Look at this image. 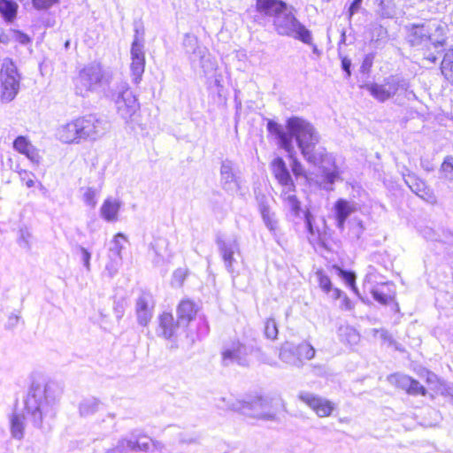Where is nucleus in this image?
Wrapping results in <instances>:
<instances>
[{
  "label": "nucleus",
  "mask_w": 453,
  "mask_h": 453,
  "mask_svg": "<svg viewBox=\"0 0 453 453\" xmlns=\"http://www.w3.org/2000/svg\"><path fill=\"white\" fill-rule=\"evenodd\" d=\"M285 135L290 148L288 139H295L304 159L314 165L333 162L332 157L323 147H318L319 134L314 126L300 117H291L285 125Z\"/></svg>",
  "instance_id": "obj_1"
},
{
  "label": "nucleus",
  "mask_w": 453,
  "mask_h": 453,
  "mask_svg": "<svg viewBox=\"0 0 453 453\" xmlns=\"http://www.w3.org/2000/svg\"><path fill=\"white\" fill-rule=\"evenodd\" d=\"M407 38L412 46L431 45L435 50L445 43L444 27L436 22L412 24L407 27Z\"/></svg>",
  "instance_id": "obj_2"
},
{
  "label": "nucleus",
  "mask_w": 453,
  "mask_h": 453,
  "mask_svg": "<svg viewBox=\"0 0 453 453\" xmlns=\"http://www.w3.org/2000/svg\"><path fill=\"white\" fill-rule=\"evenodd\" d=\"M20 76L14 62L6 58L0 69V99L4 103L12 102L19 93Z\"/></svg>",
  "instance_id": "obj_3"
},
{
  "label": "nucleus",
  "mask_w": 453,
  "mask_h": 453,
  "mask_svg": "<svg viewBox=\"0 0 453 453\" xmlns=\"http://www.w3.org/2000/svg\"><path fill=\"white\" fill-rule=\"evenodd\" d=\"M370 94L379 100L385 102L393 97L400 91H406L409 83L403 78L397 75H391L384 80L382 83H372L365 86Z\"/></svg>",
  "instance_id": "obj_4"
},
{
  "label": "nucleus",
  "mask_w": 453,
  "mask_h": 453,
  "mask_svg": "<svg viewBox=\"0 0 453 453\" xmlns=\"http://www.w3.org/2000/svg\"><path fill=\"white\" fill-rule=\"evenodd\" d=\"M292 11L285 4V35L311 46L313 52L319 54V50L312 42L311 32L296 18Z\"/></svg>",
  "instance_id": "obj_5"
},
{
  "label": "nucleus",
  "mask_w": 453,
  "mask_h": 453,
  "mask_svg": "<svg viewBox=\"0 0 453 453\" xmlns=\"http://www.w3.org/2000/svg\"><path fill=\"white\" fill-rule=\"evenodd\" d=\"M79 142L94 141L100 136L102 122L96 116L89 114L75 118Z\"/></svg>",
  "instance_id": "obj_6"
},
{
  "label": "nucleus",
  "mask_w": 453,
  "mask_h": 453,
  "mask_svg": "<svg viewBox=\"0 0 453 453\" xmlns=\"http://www.w3.org/2000/svg\"><path fill=\"white\" fill-rule=\"evenodd\" d=\"M116 104L118 113L126 121H134L140 117V104L130 89L122 91Z\"/></svg>",
  "instance_id": "obj_7"
},
{
  "label": "nucleus",
  "mask_w": 453,
  "mask_h": 453,
  "mask_svg": "<svg viewBox=\"0 0 453 453\" xmlns=\"http://www.w3.org/2000/svg\"><path fill=\"white\" fill-rule=\"evenodd\" d=\"M289 215L295 224L303 223L308 232L313 235L315 234L312 220L313 217L306 207L301 205V202L295 196H289L287 199Z\"/></svg>",
  "instance_id": "obj_8"
},
{
  "label": "nucleus",
  "mask_w": 453,
  "mask_h": 453,
  "mask_svg": "<svg viewBox=\"0 0 453 453\" xmlns=\"http://www.w3.org/2000/svg\"><path fill=\"white\" fill-rule=\"evenodd\" d=\"M298 397L320 418L330 416L334 410L332 402L312 393L301 392Z\"/></svg>",
  "instance_id": "obj_9"
},
{
  "label": "nucleus",
  "mask_w": 453,
  "mask_h": 453,
  "mask_svg": "<svg viewBox=\"0 0 453 453\" xmlns=\"http://www.w3.org/2000/svg\"><path fill=\"white\" fill-rule=\"evenodd\" d=\"M145 63L143 44L138 39H134L131 47L130 71L132 79L136 84L142 81L145 70Z\"/></svg>",
  "instance_id": "obj_10"
},
{
  "label": "nucleus",
  "mask_w": 453,
  "mask_h": 453,
  "mask_svg": "<svg viewBox=\"0 0 453 453\" xmlns=\"http://www.w3.org/2000/svg\"><path fill=\"white\" fill-rule=\"evenodd\" d=\"M180 324L179 319H175L172 312L163 311L157 318L158 335L166 340L175 338Z\"/></svg>",
  "instance_id": "obj_11"
},
{
  "label": "nucleus",
  "mask_w": 453,
  "mask_h": 453,
  "mask_svg": "<svg viewBox=\"0 0 453 453\" xmlns=\"http://www.w3.org/2000/svg\"><path fill=\"white\" fill-rule=\"evenodd\" d=\"M388 380L390 384L405 390L410 395H426L425 388L418 380L408 375L392 374L388 376Z\"/></svg>",
  "instance_id": "obj_12"
},
{
  "label": "nucleus",
  "mask_w": 453,
  "mask_h": 453,
  "mask_svg": "<svg viewBox=\"0 0 453 453\" xmlns=\"http://www.w3.org/2000/svg\"><path fill=\"white\" fill-rule=\"evenodd\" d=\"M12 144L17 152L24 155L32 163L39 164L41 162L42 157L39 150L32 144L27 136H17Z\"/></svg>",
  "instance_id": "obj_13"
},
{
  "label": "nucleus",
  "mask_w": 453,
  "mask_h": 453,
  "mask_svg": "<svg viewBox=\"0 0 453 453\" xmlns=\"http://www.w3.org/2000/svg\"><path fill=\"white\" fill-rule=\"evenodd\" d=\"M198 311V305L190 298L181 299L176 307L177 318L185 326H188L196 319Z\"/></svg>",
  "instance_id": "obj_14"
},
{
  "label": "nucleus",
  "mask_w": 453,
  "mask_h": 453,
  "mask_svg": "<svg viewBox=\"0 0 453 453\" xmlns=\"http://www.w3.org/2000/svg\"><path fill=\"white\" fill-rule=\"evenodd\" d=\"M406 184L409 186L411 190L415 193L418 196L423 200L434 203H435V196L432 190L428 188L424 181L417 179L414 176H409L405 180Z\"/></svg>",
  "instance_id": "obj_15"
},
{
  "label": "nucleus",
  "mask_w": 453,
  "mask_h": 453,
  "mask_svg": "<svg viewBox=\"0 0 453 453\" xmlns=\"http://www.w3.org/2000/svg\"><path fill=\"white\" fill-rule=\"evenodd\" d=\"M256 10L265 16L277 17L283 11V2L280 0H256Z\"/></svg>",
  "instance_id": "obj_16"
},
{
  "label": "nucleus",
  "mask_w": 453,
  "mask_h": 453,
  "mask_svg": "<svg viewBox=\"0 0 453 453\" xmlns=\"http://www.w3.org/2000/svg\"><path fill=\"white\" fill-rule=\"evenodd\" d=\"M321 173V180L318 181L319 187L326 190H333V186L335 181L341 179L339 168L334 164L332 169L322 165Z\"/></svg>",
  "instance_id": "obj_17"
},
{
  "label": "nucleus",
  "mask_w": 453,
  "mask_h": 453,
  "mask_svg": "<svg viewBox=\"0 0 453 453\" xmlns=\"http://www.w3.org/2000/svg\"><path fill=\"white\" fill-rule=\"evenodd\" d=\"M58 138L64 143H80L75 119L68 121L58 129Z\"/></svg>",
  "instance_id": "obj_18"
},
{
  "label": "nucleus",
  "mask_w": 453,
  "mask_h": 453,
  "mask_svg": "<svg viewBox=\"0 0 453 453\" xmlns=\"http://www.w3.org/2000/svg\"><path fill=\"white\" fill-rule=\"evenodd\" d=\"M153 305L150 304L145 297H139L136 301V316L140 325L146 326L152 319Z\"/></svg>",
  "instance_id": "obj_19"
},
{
  "label": "nucleus",
  "mask_w": 453,
  "mask_h": 453,
  "mask_svg": "<svg viewBox=\"0 0 453 453\" xmlns=\"http://www.w3.org/2000/svg\"><path fill=\"white\" fill-rule=\"evenodd\" d=\"M285 152H288L289 157V165L291 167L292 173L296 176L297 180H303V181H310L311 178L305 172L303 165L296 158L293 151V148H290L287 142V138L285 137Z\"/></svg>",
  "instance_id": "obj_20"
},
{
  "label": "nucleus",
  "mask_w": 453,
  "mask_h": 453,
  "mask_svg": "<svg viewBox=\"0 0 453 453\" xmlns=\"http://www.w3.org/2000/svg\"><path fill=\"white\" fill-rule=\"evenodd\" d=\"M99 81V77L90 67L82 68L75 78L76 86L85 87L87 89H91Z\"/></svg>",
  "instance_id": "obj_21"
},
{
  "label": "nucleus",
  "mask_w": 453,
  "mask_h": 453,
  "mask_svg": "<svg viewBox=\"0 0 453 453\" xmlns=\"http://www.w3.org/2000/svg\"><path fill=\"white\" fill-rule=\"evenodd\" d=\"M355 211L354 204L349 202L340 199L335 203V213L337 219V226L343 229L347 218Z\"/></svg>",
  "instance_id": "obj_22"
},
{
  "label": "nucleus",
  "mask_w": 453,
  "mask_h": 453,
  "mask_svg": "<svg viewBox=\"0 0 453 453\" xmlns=\"http://www.w3.org/2000/svg\"><path fill=\"white\" fill-rule=\"evenodd\" d=\"M120 208V203L117 200L107 198L101 207L102 217L107 221H116Z\"/></svg>",
  "instance_id": "obj_23"
},
{
  "label": "nucleus",
  "mask_w": 453,
  "mask_h": 453,
  "mask_svg": "<svg viewBox=\"0 0 453 453\" xmlns=\"http://www.w3.org/2000/svg\"><path fill=\"white\" fill-rule=\"evenodd\" d=\"M18 4L13 0H0V15L8 23H12L17 17Z\"/></svg>",
  "instance_id": "obj_24"
},
{
  "label": "nucleus",
  "mask_w": 453,
  "mask_h": 453,
  "mask_svg": "<svg viewBox=\"0 0 453 453\" xmlns=\"http://www.w3.org/2000/svg\"><path fill=\"white\" fill-rule=\"evenodd\" d=\"M441 71L444 78L453 85V49L445 53L441 64Z\"/></svg>",
  "instance_id": "obj_25"
},
{
  "label": "nucleus",
  "mask_w": 453,
  "mask_h": 453,
  "mask_svg": "<svg viewBox=\"0 0 453 453\" xmlns=\"http://www.w3.org/2000/svg\"><path fill=\"white\" fill-rule=\"evenodd\" d=\"M376 12L382 18H390L395 13V4L392 0H374Z\"/></svg>",
  "instance_id": "obj_26"
},
{
  "label": "nucleus",
  "mask_w": 453,
  "mask_h": 453,
  "mask_svg": "<svg viewBox=\"0 0 453 453\" xmlns=\"http://www.w3.org/2000/svg\"><path fill=\"white\" fill-rule=\"evenodd\" d=\"M42 392L43 390L39 386H33L30 388L25 403L27 411L33 407H35L36 411H39L40 399H37V396Z\"/></svg>",
  "instance_id": "obj_27"
},
{
  "label": "nucleus",
  "mask_w": 453,
  "mask_h": 453,
  "mask_svg": "<svg viewBox=\"0 0 453 453\" xmlns=\"http://www.w3.org/2000/svg\"><path fill=\"white\" fill-rule=\"evenodd\" d=\"M24 416L13 414L11 418V432L13 437L21 439L24 434Z\"/></svg>",
  "instance_id": "obj_28"
},
{
  "label": "nucleus",
  "mask_w": 453,
  "mask_h": 453,
  "mask_svg": "<svg viewBox=\"0 0 453 453\" xmlns=\"http://www.w3.org/2000/svg\"><path fill=\"white\" fill-rule=\"evenodd\" d=\"M294 354L297 356L300 361L311 360L315 355V349L311 344L303 342L296 348Z\"/></svg>",
  "instance_id": "obj_29"
},
{
  "label": "nucleus",
  "mask_w": 453,
  "mask_h": 453,
  "mask_svg": "<svg viewBox=\"0 0 453 453\" xmlns=\"http://www.w3.org/2000/svg\"><path fill=\"white\" fill-rule=\"evenodd\" d=\"M188 275L189 271L188 268H177L173 273L171 284L173 287H182Z\"/></svg>",
  "instance_id": "obj_30"
},
{
  "label": "nucleus",
  "mask_w": 453,
  "mask_h": 453,
  "mask_svg": "<svg viewBox=\"0 0 453 453\" xmlns=\"http://www.w3.org/2000/svg\"><path fill=\"white\" fill-rule=\"evenodd\" d=\"M442 177L448 180H453V157L448 156L444 158L441 169Z\"/></svg>",
  "instance_id": "obj_31"
},
{
  "label": "nucleus",
  "mask_w": 453,
  "mask_h": 453,
  "mask_svg": "<svg viewBox=\"0 0 453 453\" xmlns=\"http://www.w3.org/2000/svg\"><path fill=\"white\" fill-rule=\"evenodd\" d=\"M21 180L24 183V185L30 188L35 187L36 184L39 188H42V185L40 181L35 180V176L33 173L28 172L27 170H21L19 172Z\"/></svg>",
  "instance_id": "obj_32"
},
{
  "label": "nucleus",
  "mask_w": 453,
  "mask_h": 453,
  "mask_svg": "<svg viewBox=\"0 0 453 453\" xmlns=\"http://www.w3.org/2000/svg\"><path fill=\"white\" fill-rule=\"evenodd\" d=\"M342 331V335L344 336V341L349 345H356L360 339L359 334L353 327L346 326L341 328Z\"/></svg>",
  "instance_id": "obj_33"
},
{
  "label": "nucleus",
  "mask_w": 453,
  "mask_h": 453,
  "mask_svg": "<svg viewBox=\"0 0 453 453\" xmlns=\"http://www.w3.org/2000/svg\"><path fill=\"white\" fill-rule=\"evenodd\" d=\"M11 33L14 42L20 45H28L32 42V38L19 29H11Z\"/></svg>",
  "instance_id": "obj_34"
},
{
  "label": "nucleus",
  "mask_w": 453,
  "mask_h": 453,
  "mask_svg": "<svg viewBox=\"0 0 453 453\" xmlns=\"http://www.w3.org/2000/svg\"><path fill=\"white\" fill-rule=\"evenodd\" d=\"M315 275H316V278H317V280L319 282V285L320 288L324 292L329 294V292L331 290L332 283H331V280L328 278V276L326 275L324 273V272L321 271V270L317 271Z\"/></svg>",
  "instance_id": "obj_35"
},
{
  "label": "nucleus",
  "mask_w": 453,
  "mask_h": 453,
  "mask_svg": "<svg viewBox=\"0 0 453 453\" xmlns=\"http://www.w3.org/2000/svg\"><path fill=\"white\" fill-rule=\"evenodd\" d=\"M272 170L275 178L281 183L283 182V160L280 157L275 158L272 162Z\"/></svg>",
  "instance_id": "obj_36"
},
{
  "label": "nucleus",
  "mask_w": 453,
  "mask_h": 453,
  "mask_svg": "<svg viewBox=\"0 0 453 453\" xmlns=\"http://www.w3.org/2000/svg\"><path fill=\"white\" fill-rule=\"evenodd\" d=\"M58 2L59 0H31L33 7L38 11L48 10Z\"/></svg>",
  "instance_id": "obj_37"
},
{
  "label": "nucleus",
  "mask_w": 453,
  "mask_h": 453,
  "mask_svg": "<svg viewBox=\"0 0 453 453\" xmlns=\"http://www.w3.org/2000/svg\"><path fill=\"white\" fill-rule=\"evenodd\" d=\"M265 334L268 339L274 340L278 335V329L274 320L268 319L265 325Z\"/></svg>",
  "instance_id": "obj_38"
},
{
  "label": "nucleus",
  "mask_w": 453,
  "mask_h": 453,
  "mask_svg": "<svg viewBox=\"0 0 453 453\" xmlns=\"http://www.w3.org/2000/svg\"><path fill=\"white\" fill-rule=\"evenodd\" d=\"M20 323H22V320L19 314H11L7 318L5 327L12 330L17 327Z\"/></svg>",
  "instance_id": "obj_39"
},
{
  "label": "nucleus",
  "mask_w": 453,
  "mask_h": 453,
  "mask_svg": "<svg viewBox=\"0 0 453 453\" xmlns=\"http://www.w3.org/2000/svg\"><path fill=\"white\" fill-rule=\"evenodd\" d=\"M371 293L372 295V297L378 301L379 303L382 304H386L388 303V301L391 299V296L388 295L383 294L381 291H380L377 288H372L371 290Z\"/></svg>",
  "instance_id": "obj_40"
},
{
  "label": "nucleus",
  "mask_w": 453,
  "mask_h": 453,
  "mask_svg": "<svg viewBox=\"0 0 453 453\" xmlns=\"http://www.w3.org/2000/svg\"><path fill=\"white\" fill-rule=\"evenodd\" d=\"M339 274L342 277V279L346 281V283L349 284L352 288V289L356 291V287H355L356 276H355V274L352 273H349V272L341 270V269L339 270Z\"/></svg>",
  "instance_id": "obj_41"
},
{
  "label": "nucleus",
  "mask_w": 453,
  "mask_h": 453,
  "mask_svg": "<svg viewBox=\"0 0 453 453\" xmlns=\"http://www.w3.org/2000/svg\"><path fill=\"white\" fill-rule=\"evenodd\" d=\"M146 438V436H140L137 438V440L134 442H132L131 448L135 450H143L146 451L150 448V442L149 441H141L142 439Z\"/></svg>",
  "instance_id": "obj_42"
},
{
  "label": "nucleus",
  "mask_w": 453,
  "mask_h": 453,
  "mask_svg": "<svg viewBox=\"0 0 453 453\" xmlns=\"http://www.w3.org/2000/svg\"><path fill=\"white\" fill-rule=\"evenodd\" d=\"M267 129L270 134H275L276 136L280 137L281 140H283V134H281L280 127L277 123H275L273 120H268L267 122Z\"/></svg>",
  "instance_id": "obj_43"
},
{
  "label": "nucleus",
  "mask_w": 453,
  "mask_h": 453,
  "mask_svg": "<svg viewBox=\"0 0 453 453\" xmlns=\"http://www.w3.org/2000/svg\"><path fill=\"white\" fill-rule=\"evenodd\" d=\"M84 201L90 206H95L96 203V192L95 190L89 188L84 194Z\"/></svg>",
  "instance_id": "obj_44"
},
{
  "label": "nucleus",
  "mask_w": 453,
  "mask_h": 453,
  "mask_svg": "<svg viewBox=\"0 0 453 453\" xmlns=\"http://www.w3.org/2000/svg\"><path fill=\"white\" fill-rule=\"evenodd\" d=\"M222 257L228 265H231L234 260V251L229 248H225L222 251Z\"/></svg>",
  "instance_id": "obj_45"
},
{
  "label": "nucleus",
  "mask_w": 453,
  "mask_h": 453,
  "mask_svg": "<svg viewBox=\"0 0 453 453\" xmlns=\"http://www.w3.org/2000/svg\"><path fill=\"white\" fill-rule=\"evenodd\" d=\"M363 0H354L349 6V15L352 17L354 14L357 13L361 9Z\"/></svg>",
  "instance_id": "obj_46"
},
{
  "label": "nucleus",
  "mask_w": 453,
  "mask_h": 453,
  "mask_svg": "<svg viewBox=\"0 0 453 453\" xmlns=\"http://www.w3.org/2000/svg\"><path fill=\"white\" fill-rule=\"evenodd\" d=\"M372 332L374 337H380L384 342L390 340L389 334L385 329H372Z\"/></svg>",
  "instance_id": "obj_47"
},
{
  "label": "nucleus",
  "mask_w": 453,
  "mask_h": 453,
  "mask_svg": "<svg viewBox=\"0 0 453 453\" xmlns=\"http://www.w3.org/2000/svg\"><path fill=\"white\" fill-rule=\"evenodd\" d=\"M238 357V350L237 349H225L222 352V358L223 360H228V359H234Z\"/></svg>",
  "instance_id": "obj_48"
},
{
  "label": "nucleus",
  "mask_w": 453,
  "mask_h": 453,
  "mask_svg": "<svg viewBox=\"0 0 453 453\" xmlns=\"http://www.w3.org/2000/svg\"><path fill=\"white\" fill-rule=\"evenodd\" d=\"M340 307L342 310L350 311L353 309V303L347 296H344Z\"/></svg>",
  "instance_id": "obj_49"
},
{
  "label": "nucleus",
  "mask_w": 453,
  "mask_h": 453,
  "mask_svg": "<svg viewBox=\"0 0 453 453\" xmlns=\"http://www.w3.org/2000/svg\"><path fill=\"white\" fill-rule=\"evenodd\" d=\"M425 373H426V380L428 384L434 385L438 381V378L434 373L428 372V371H426Z\"/></svg>",
  "instance_id": "obj_50"
},
{
  "label": "nucleus",
  "mask_w": 453,
  "mask_h": 453,
  "mask_svg": "<svg viewBox=\"0 0 453 453\" xmlns=\"http://www.w3.org/2000/svg\"><path fill=\"white\" fill-rule=\"evenodd\" d=\"M350 65H351V62L347 58H344L342 60V69L346 72L348 77L350 76Z\"/></svg>",
  "instance_id": "obj_51"
},
{
  "label": "nucleus",
  "mask_w": 453,
  "mask_h": 453,
  "mask_svg": "<svg viewBox=\"0 0 453 453\" xmlns=\"http://www.w3.org/2000/svg\"><path fill=\"white\" fill-rule=\"evenodd\" d=\"M284 180H285V188H288V187H293L294 186L293 181L291 180V177H290L288 172L287 171L286 167H285V177H284Z\"/></svg>",
  "instance_id": "obj_52"
},
{
  "label": "nucleus",
  "mask_w": 453,
  "mask_h": 453,
  "mask_svg": "<svg viewBox=\"0 0 453 453\" xmlns=\"http://www.w3.org/2000/svg\"><path fill=\"white\" fill-rule=\"evenodd\" d=\"M120 241L127 242V237L122 233H118L114 235L113 242L116 243V245H119Z\"/></svg>",
  "instance_id": "obj_53"
},
{
  "label": "nucleus",
  "mask_w": 453,
  "mask_h": 453,
  "mask_svg": "<svg viewBox=\"0 0 453 453\" xmlns=\"http://www.w3.org/2000/svg\"><path fill=\"white\" fill-rule=\"evenodd\" d=\"M329 293H331V297L334 299H339L342 297V291L339 288H333L331 287Z\"/></svg>",
  "instance_id": "obj_54"
},
{
  "label": "nucleus",
  "mask_w": 453,
  "mask_h": 453,
  "mask_svg": "<svg viewBox=\"0 0 453 453\" xmlns=\"http://www.w3.org/2000/svg\"><path fill=\"white\" fill-rule=\"evenodd\" d=\"M10 41H11V37L7 33L2 32L0 34V42L7 44L10 42Z\"/></svg>",
  "instance_id": "obj_55"
},
{
  "label": "nucleus",
  "mask_w": 453,
  "mask_h": 453,
  "mask_svg": "<svg viewBox=\"0 0 453 453\" xmlns=\"http://www.w3.org/2000/svg\"><path fill=\"white\" fill-rule=\"evenodd\" d=\"M263 217L268 227L270 229H273V221L269 219V217L265 213H263Z\"/></svg>",
  "instance_id": "obj_56"
},
{
  "label": "nucleus",
  "mask_w": 453,
  "mask_h": 453,
  "mask_svg": "<svg viewBox=\"0 0 453 453\" xmlns=\"http://www.w3.org/2000/svg\"><path fill=\"white\" fill-rule=\"evenodd\" d=\"M427 60H429L431 63H435L437 60V57L434 53H430L426 57Z\"/></svg>",
  "instance_id": "obj_57"
},
{
  "label": "nucleus",
  "mask_w": 453,
  "mask_h": 453,
  "mask_svg": "<svg viewBox=\"0 0 453 453\" xmlns=\"http://www.w3.org/2000/svg\"><path fill=\"white\" fill-rule=\"evenodd\" d=\"M444 242L447 243H452L453 242V234H449V235H446L443 240H441Z\"/></svg>",
  "instance_id": "obj_58"
},
{
  "label": "nucleus",
  "mask_w": 453,
  "mask_h": 453,
  "mask_svg": "<svg viewBox=\"0 0 453 453\" xmlns=\"http://www.w3.org/2000/svg\"><path fill=\"white\" fill-rule=\"evenodd\" d=\"M88 259H89V254L88 252H86V263L87 264L88 263Z\"/></svg>",
  "instance_id": "obj_59"
},
{
  "label": "nucleus",
  "mask_w": 453,
  "mask_h": 453,
  "mask_svg": "<svg viewBox=\"0 0 453 453\" xmlns=\"http://www.w3.org/2000/svg\"><path fill=\"white\" fill-rule=\"evenodd\" d=\"M121 249H122V247H121V246H119V247H118V251L119 252Z\"/></svg>",
  "instance_id": "obj_60"
}]
</instances>
